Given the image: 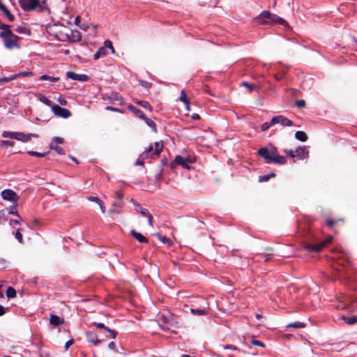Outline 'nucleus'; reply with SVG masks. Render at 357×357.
I'll return each instance as SVG.
<instances>
[{
  "label": "nucleus",
  "instance_id": "nucleus-13",
  "mask_svg": "<svg viewBox=\"0 0 357 357\" xmlns=\"http://www.w3.org/2000/svg\"><path fill=\"white\" fill-rule=\"evenodd\" d=\"M135 209L136 211L139 213L142 216L146 217V218H148V222H149V225L151 227L153 226V216L150 213V212L149 211L148 209L142 207L139 204H135Z\"/></svg>",
  "mask_w": 357,
  "mask_h": 357
},
{
  "label": "nucleus",
  "instance_id": "nucleus-23",
  "mask_svg": "<svg viewBox=\"0 0 357 357\" xmlns=\"http://www.w3.org/2000/svg\"><path fill=\"white\" fill-rule=\"evenodd\" d=\"M128 108L129 110H130L132 112H133L139 118H140L142 119H146V115L142 112V111L136 108L133 105H130L128 107Z\"/></svg>",
  "mask_w": 357,
  "mask_h": 357
},
{
  "label": "nucleus",
  "instance_id": "nucleus-58",
  "mask_svg": "<svg viewBox=\"0 0 357 357\" xmlns=\"http://www.w3.org/2000/svg\"><path fill=\"white\" fill-rule=\"evenodd\" d=\"M108 347H109V349H110L112 350H114V351H117L116 344L114 342H109L108 344Z\"/></svg>",
  "mask_w": 357,
  "mask_h": 357
},
{
  "label": "nucleus",
  "instance_id": "nucleus-7",
  "mask_svg": "<svg viewBox=\"0 0 357 357\" xmlns=\"http://www.w3.org/2000/svg\"><path fill=\"white\" fill-rule=\"evenodd\" d=\"M333 239L332 236L328 237L324 242L321 243H317V244H312V243H307L305 245V248L310 251V252H317L321 250L323 247L327 244L331 242Z\"/></svg>",
  "mask_w": 357,
  "mask_h": 357
},
{
  "label": "nucleus",
  "instance_id": "nucleus-53",
  "mask_svg": "<svg viewBox=\"0 0 357 357\" xmlns=\"http://www.w3.org/2000/svg\"><path fill=\"white\" fill-rule=\"evenodd\" d=\"M105 109H106L107 110H109V111L118 112H121V113H123V110H120V109H117V108H115V107H112V106H107V107H105Z\"/></svg>",
  "mask_w": 357,
  "mask_h": 357
},
{
  "label": "nucleus",
  "instance_id": "nucleus-20",
  "mask_svg": "<svg viewBox=\"0 0 357 357\" xmlns=\"http://www.w3.org/2000/svg\"><path fill=\"white\" fill-rule=\"evenodd\" d=\"M190 312L195 316H203V315H207L208 314V311L206 308L204 307L202 309H195V308H190Z\"/></svg>",
  "mask_w": 357,
  "mask_h": 357
},
{
  "label": "nucleus",
  "instance_id": "nucleus-57",
  "mask_svg": "<svg viewBox=\"0 0 357 357\" xmlns=\"http://www.w3.org/2000/svg\"><path fill=\"white\" fill-rule=\"evenodd\" d=\"M242 85L247 87L250 91H252V89H253V86L250 84L248 82H242Z\"/></svg>",
  "mask_w": 357,
  "mask_h": 357
},
{
  "label": "nucleus",
  "instance_id": "nucleus-3",
  "mask_svg": "<svg viewBox=\"0 0 357 357\" xmlns=\"http://www.w3.org/2000/svg\"><path fill=\"white\" fill-rule=\"evenodd\" d=\"M0 37L3 40L4 46L7 49L20 48L18 40L20 38L15 35L11 30L3 31L0 33Z\"/></svg>",
  "mask_w": 357,
  "mask_h": 357
},
{
  "label": "nucleus",
  "instance_id": "nucleus-43",
  "mask_svg": "<svg viewBox=\"0 0 357 357\" xmlns=\"http://www.w3.org/2000/svg\"><path fill=\"white\" fill-rule=\"evenodd\" d=\"M157 236H158V239H159L161 242H162L163 243L170 244L171 241H170V239H169V238H167V237H165V236H162V235H160V234H158Z\"/></svg>",
  "mask_w": 357,
  "mask_h": 357
},
{
  "label": "nucleus",
  "instance_id": "nucleus-60",
  "mask_svg": "<svg viewBox=\"0 0 357 357\" xmlns=\"http://www.w3.org/2000/svg\"><path fill=\"white\" fill-rule=\"evenodd\" d=\"M21 220H22L21 218H20V219L18 218L17 220H10V225H13V224L20 225Z\"/></svg>",
  "mask_w": 357,
  "mask_h": 357
},
{
  "label": "nucleus",
  "instance_id": "nucleus-6",
  "mask_svg": "<svg viewBox=\"0 0 357 357\" xmlns=\"http://www.w3.org/2000/svg\"><path fill=\"white\" fill-rule=\"evenodd\" d=\"M278 123L283 127H291L294 125L291 120L282 115L275 116L271 119V124L275 125Z\"/></svg>",
  "mask_w": 357,
  "mask_h": 357
},
{
  "label": "nucleus",
  "instance_id": "nucleus-34",
  "mask_svg": "<svg viewBox=\"0 0 357 357\" xmlns=\"http://www.w3.org/2000/svg\"><path fill=\"white\" fill-rule=\"evenodd\" d=\"M38 100L44 103L45 105L49 106V107H51L53 106L52 105V102L48 99L47 97L44 96H40L39 98H38Z\"/></svg>",
  "mask_w": 357,
  "mask_h": 357
},
{
  "label": "nucleus",
  "instance_id": "nucleus-55",
  "mask_svg": "<svg viewBox=\"0 0 357 357\" xmlns=\"http://www.w3.org/2000/svg\"><path fill=\"white\" fill-rule=\"evenodd\" d=\"M140 85L148 89V88H150L151 86V84L149 83V82H147L146 81H140Z\"/></svg>",
  "mask_w": 357,
  "mask_h": 357
},
{
  "label": "nucleus",
  "instance_id": "nucleus-21",
  "mask_svg": "<svg viewBox=\"0 0 357 357\" xmlns=\"http://www.w3.org/2000/svg\"><path fill=\"white\" fill-rule=\"evenodd\" d=\"M50 323L51 325L57 326L63 324V320L57 315L51 314Z\"/></svg>",
  "mask_w": 357,
  "mask_h": 357
},
{
  "label": "nucleus",
  "instance_id": "nucleus-38",
  "mask_svg": "<svg viewBox=\"0 0 357 357\" xmlns=\"http://www.w3.org/2000/svg\"><path fill=\"white\" fill-rule=\"evenodd\" d=\"M305 326L304 324L301 322H295L291 323L287 325L288 328H304Z\"/></svg>",
  "mask_w": 357,
  "mask_h": 357
},
{
  "label": "nucleus",
  "instance_id": "nucleus-52",
  "mask_svg": "<svg viewBox=\"0 0 357 357\" xmlns=\"http://www.w3.org/2000/svg\"><path fill=\"white\" fill-rule=\"evenodd\" d=\"M4 14L6 15L9 21L13 22L15 20V17L13 15L10 13V12L8 10H6Z\"/></svg>",
  "mask_w": 357,
  "mask_h": 357
},
{
  "label": "nucleus",
  "instance_id": "nucleus-36",
  "mask_svg": "<svg viewBox=\"0 0 357 357\" xmlns=\"http://www.w3.org/2000/svg\"><path fill=\"white\" fill-rule=\"evenodd\" d=\"M15 31L19 33H24L26 35L31 34L30 30L24 26H17Z\"/></svg>",
  "mask_w": 357,
  "mask_h": 357
},
{
  "label": "nucleus",
  "instance_id": "nucleus-19",
  "mask_svg": "<svg viewBox=\"0 0 357 357\" xmlns=\"http://www.w3.org/2000/svg\"><path fill=\"white\" fill-rule=\"evenodd\" d=\"M130 234L139 243H147L149 241L148 239L145 236H144L142 234L136 231L134 229L130 231Z\"/></svg>",
  "mask_w": 357,
  "mask_h": 357
},
{
  "label": "nucleus",
  "instance_id": "nucleus-32",
  "mask_svg": "<svg viewBox=\"0 0 357 357\" xmlns=\"http://www.w3.org/2000/svg\"><path fill=\"white\" fill-rule=\"evenodd\" d=\"M40 79L50 81L51 82H56L59 80L58 77H51L47 75H43L40 77Z\"/></svg>",
  "mask_w": 357,
  "mask_h": 357
},
{
  "label": "nucleus",
  "instance_id": "nucleus-61",
  "mask_svg": "<svg viewBox=\"0 0 357 357\" xmlns=\"http://www.w3.org/2000/svg\"><path fill=\"white\" fill-rule=\"evenodd\" d=\"M2 143L7 146H13L15 144L14 142L12 141H3Z\"/></svg>",
  "mask_w": 357,
  "mask_h": 357
},
{
  "label": "nucleus",
  "instance_id": "nucleus-59",
  "mask_svg": "<svg viewBox=\"0 0 357 357\" xmlns=\"http://www.w3.org/2000/svg\"><path fill=\"white\" fill-rule=\"evenodd\" d=\"M223 348H224V349H231V350H234V351L238 350V349L236 347H235L234 346H233L231 344H227L226 346H223Z\"/></svg>",
  "mask_w": 357,
  "mask_h": 357
},
{
  "label": "nucleus",
  "instance_id": "nucleus-46",
  "mask_svg": "<svg viewBox=\"0 0 357 357\" xmlns=\"http://www.w3.org/2000/svg\"><path fill=\"white\" fill-rule=\"evenodd\" d=\"M123 205V199H116V200L113 202V206L115 208H121Z\"/></svg>",
  "mask_w": 357,
  "mask_h": 357
},
{
  "label": "nucleus",
  "instance_id": "nucleus-11",
  "mask_svg": "<svg viewBox=\"0 0 357 357\" xmlns=\"http://www.w3.org/2000/svg\"><path fill=\"white\" fill-rule=\"evenodd\" d=\"M68 32L66 33L65 37L63 38H60V40H64L66 38L68 39L72 42H79L82 39V36L79 31H73V30H67Z\"/></svg>",
  "mask_w": 357,
  "mask_h": 357
},
{
  "label": "nucleus",
  "instance_id": "nucleus-14",
  "mask_svg": "<svg viewBox=\"0 0 357 357\" xmlns=\"http://www.w3.org/2000/svg\"><path fill=\"white\" fill-rule=\"evenodd\" d=\"M177 165H180L184 169H190V165H186L185 162L184 161V157L181 155H176L174 160L170 163L169 166L172 169H174Z\"/></svg>",
  "mask_w": 357,
  "mask_h": 357
},
{
  "label": "nucleus",
  "instance_id": "nucleus-25",
  "mask_svg": "<svg viewBox=\"0 0 357 357\" xmlns=\"http://www.w3.org/2000/svg\"><path fill=\"white\" fill-rule=\"evenodd\" d=\"M163 149V144L161 142H155L154 143L153 154L158 156Z\"/></svg>",
  "mask_w": 357,
  "mask_h": 357
},
{
  "label": "nucleus",
  "instance_id": "nucleus-18",
  "mask_svg": "<svg viewBox=\"0 0 357 357\" xmlns=\"http://www.w3.org/2000/svg\"><path fill=\"white\" fill-rule=\"evenodd\" d=\"M94 326H96L97 328H100V329H103L106 332H108L111 336H112V338L114 339L116 336V332L114 330H112L107 327H106L104 324L102 323H94L93 324Z\"/></svg>",
  "mask_w": 357,
  "mask_h": 357
},
{
  "label": "nucleus",
  "instance_id": "nucleus-51",
  "mask_svg": "<svg viewBox=\"0 0 357 357\" xmlns=\"http://www.w3.org/2000/svg\"><path fill=\"white\" fill-rule=\"evenodd\" d=\"M153 147L152 146H150L149 148H147L143 153H146V158L149 157V154L151 153H153ZM153 155L154 154H152L151 155V157L153 156Z\"/></svg>",
  "mask_w": 357,
  "mask_h": 357
},
{
  "label": "nucleus",
  "instance_id": "nucleus-27",
  "mask_svg": "<svg viewBox=\"0 0 357 357\" xmlns=\"http://www.w3.org/2000/svg\"><path fill=\"white\" fill-rule=\"evenodd\" d=\"M295 137L301 142H306L307 140V136L303 131H297L295 134Z\"/></svg>",
  "mask_w": 357,
  "mask_h": 357
},
{
  "label": "nucleus",
  "instance_id": "nucleus-10",
  "mask_svg": "<svg viewBox=\"0 0 357 357\" xmlns=\"http://www.w3.org/2000/svg\"><path fill=\"white\" fill-rule=\"evenodd\" d=\"M1 197L4 200L16 202L19 199V196L12 190H3L1 193Z\"/></svg>",
  "mask_w": 357,
  "mask_h": 357
},
{
  "label": "nucleus",
  "instance_id": "nucleus-63",
  "mask_svg": "<svg viewBox=\"0 0 357 357\" xmlns=\"http://www.w3.org/2000/svg\"><path fill=\"white\" fill-rule=\"evenodd\" d=\"M0 10L1 11H3V13H5L8 9L6 8V6L4 4H3L1 2H0Z\"/></svg>",
  "mask_w": 357,
  "mask_h": 357
},
{
  "label": "nucleus",
  "instance_id": "nucleus-22",
  "mask_svg": "<svg viewBox=\"0 0 357 357\" xmlns=\"http://www.w3.org/2000/svg\"><path fill=\"white\" fill-rule=\"evenodd\" d=\"M88 200H89L91 202H96V204H98L99 205L100 209H101L102 213H105V207L103 205V202L98 197H94V196H89L88 197Z\"/></svg>",
  "mask_w": 357,
  "mask_h": 357
},
{
  "label": "nucleus",
  "instance_id": "nucleus-9",
  "mask_svg": "<svg viewBox=\"0 0 357 357\" xmlns=\"http://www.w3.org/2000/svg\"><path fill=\"white\" fill-rule=\"evenodd\" d=\"M53 113L59 117L67 119L71 116V112L66 108L61 107L57 105L52 106Z\"/></svg>",
  "mask_w": 357,
  "mask_h": 357
},
{
  "label": "nucleus",
  "instance_id": "nucleus-17",
  "mask_svg": "<svg viewBox=\"0 0 357 357\" xmlns=\"http://www.w3.org/2000/svg\"><path fill=\"white\" fill-rule=\"evenodd\" d=\"M67 77L73 80H79V81H86L88 79V76L84 74H77L73 72H68L66 74Z\"/></svg>",
  "mask_w": 357,
  "mask_h": 357
},
{
  "label": "nucleus",
  "instance_id": "nucleus-4",
  "mask_svg": "<svg viewBox=\"0 0 357 357\" xmlns=\"http://www.w3.org/2000/svg\"><path fill=\"white\" fill-rule=\"evenodd\" d=\"M337 300L338 301L336 305L337 310H346L352 302L356 301L354 298L342 293L337 296Z\"/></svg>",
  "mask_w": 357,
  "mask_h": 357
},
{
  "label": "nucleus",
  "instance_id": "nucleus-31",
  "mask_svg": "<svg viewBox=\"0 0 357 357\" xmlns=\"http://www.w3.org/2000/svg\"><path fill=\"white\" fill-rule=\"evenodd\" d=\"M143 119L145 121L146 123V124H147L150 128H151L153 129V130L155 132H157L156 125H155V122H154L153 121H152L151 119H150L147 118L146 116V119Z\"/></svg>",
  "mask_w": 357,
  "mask_h": 357
},
{
  "label": "nucleus",
  "instance_id": "nucleus-2",
  "mask_svg": "<svg viewBox=\"0 0 357 357\" xmlns=\"http://www.w3.org/2000/svg\"><path fill=\"white\" fill-rule=\"evenodd\" d=\"M259 23L261 24H281L287 25V22L282 17L275 14L271 13L268 10H264L256 18Z\"/></svg>",
  "mask_w": 357,
  "mask_h": 357
},
{
  "label": "nucleus",
  "instance_id": "nucleus-35",
  "mask_svg": "<svg viewBox=\"0 0 357 357\" xmlns=\"http://www.w3.org/2000/svg\"><path fill=\"white\" fill-rule=\"evenodd\" d=\"M50 149L55 150L59 155H63L65 153L63 149L61 146L58 145H54L53 143L50 145Z\"/></svg>",
  "mask_w": 357,
  "mask_h": 357
},
{
  "label": "nucleus",
  "instance_id": "nucleus-62",
  "mask_svg": "<svg viewBox=\"0 0 357 357\" xmlns=\"http://www.w3.org/2000/svg\"><path fill=\"white\" fill-rule=\"evenodd\" d=\"M0 28L3 30V31H7V30H10V25H8V24H2L0 26Z\"/></svg>",
  "mask_w": 357,
  "mask_h": 357
},
{
  "label": "nucleus",
  "instance_id": "nucleus-33",
  "mask_svg": "<svg viewBox=\"0 0 357 357\" xmlns=\"http://www.w3.org/2000/svg\"><path fill=\"white\" fill-rule=\"evenodd\" d=\"M6 296L8 298H15L16 296V291L12 287H9L6 290Z\"/></svg>",
  "mask_w": 357,
  "mask_h": 357
},
{
  "label": "nucleus",
  "instance_id": "nucleus-24",
  "mask_svg": "<svg viewBox=\"0 0 357 357\" xmlns=\"http://www.w3.org/2000/svg\"><path fill=\"white\" fill-rule=\"evenodd\" d=\"M179 100L185 104L187 110H190V101L187 98L186 93L183 89L181 92Z\"/></svg>",
  "mask_w": 357,
  "mask_h": 357
},
{
  "label": "nucleus",
  "instance_id": "nucleus-44",
  "mask_svg": "<svg viewBox=\"0 0 357 357\" xmlns=\"http://www.w3.org/2000/svg\"><path fill=\"white\" fill-rule=\"evenodd\" d=\"M272 126H274V124H271V121L268 123V122H265L263 124H261V130L262 131H266L267 130L269 129V128Z\"/></svg>",
  "mask_w": 357,
  "mask_h": 357
},
{
  "label": "nucleus",
  "instance_id": "nucleus-56",
  "mask_svg": "<svg viewBox=\"0 0 357 357\" xmlns=\"http://www.w3.org/2000/svg\"><path fill=\"white\" fill-rule=\"evenodd\" d=\"M284 152L286 153V156H291L292 158V155H294V151L292 149H285Z\"/></svg>",
  "mask_w": 357,
  "mask_h": 357
},
{
  "label": "nucleus",
  "instance_id": "nucleus-54",
  "mask_svg": "<svg viewBox=\"0 0 357 357\" xmlns=\"http://www.w3.org/2000/svg\"><path fill=\"white\" fill-rule=\"evenodd\" d=\"M251 344H252V345L264 347V344H263V342H261V341L257 340H252L251 341Z\"/></svg>",
  "mask_w": 357,
  "mask_h": 357
},
{
  "label": "nucleus",
  "instance_id": "nucleus-15",
  "mask_svg": "<svg viewBox=\"0 0 357 357\" xmlns=\"http://www.w3.org/2000/svg\"><path fill=\"white\" fill-rule=\"evenodd\" d=\"M86 340L89 342L97 346L100 342L103 341L98 338V335L94 331H88L86 333Z\"/></svg>",
  "mask_w": 357,
  "mask_h": 357
},
{
  "label": "nucleus",
  "instance_id": "nucleus-30",
  "mask_svg": "<svg viewBox=\"0 0 357 357\" xmlns=\"http://www.w3.org/2000/svg\"><path fill=\"white\" fill-rule=\"evenodd\" d=\"M2 136L5 138H11L16 139L17 132L3 131L2 133Z\"/></svg>",
  "mask_w": 357,
  "mask_h": 357
},
{
  "label": "nucleus",
  "instance_id": "nucleus-28",
  "mask_svg": "<svg viewBox=\"0 0 357 357\" xmlns=\"http://www.w3.org/2000/svg\"><path fill=\"white\" fill-rule=\"evenodd\" d=\"M341 319L347 324L353 325L357 322V317H347L345 316H342Z\"/></svg>",
  "mask_w": 357,
  "mask_h": 357
},
{
  "label": "nucleus",
  "instance_id": "nucleus-1",
  "mask_svg": "<svg viewBox=\"0 0 357 357\" xmlns=\"http://www.w3.org/2000/svg\"><path fill=\"white\" fill-rule=\"evenodd\" d=\"M259 155L263 158L268 164L275 163L278 165H284L287 162L285 156L278 154V149L273 147L268 149L266 147H261L258 150Z\"/></svg>",
  "mask_w": 357,
  "mask_h": 357
},
{
  "label": "nucleus",
  "instance_id": "nucleus-41",
  "mask_svg": "<svg viewBox=\"0 0 357 357\" xmlns=\"http://www.w3.org/2000/svg\"><path fill=\"white\" fill-rule=\"evenodd\" d=\"M27 153L29 155L31 156H36V157H44L47 155V153H39L33 151H29Z\"/></svg>",
  "mask_w": 357,
  "mask_h": 357
},
{
  "label": "nucleus",
  "instance_id": "nucleus-45",
  "mask_svg": "<svg viewBox=\"0 0 357 357\" xmlns=\"http://www.w3.org/2000/svg\"><path fill=\"white\" fill-rule=\"evenodd\" d=\"M8 213L11 214V215H14L17 216L18 218L20 219V216L18 214V213H17V211L16 210V207L15 206H11L10 208Z\"/></svg>",
  "mask_w": 357,
  "mask_h": 357
},
{
  "label": "nucleus",
  "instance_id": "nucleus-50",
  "mask_svg": "<svg viewBox=\"0 0 357 357\" xmlns=\"http://www.w3.org/2000/svg\"><path fill=\"white\" fill-rule=\"evenodd\" d=\"M184 161L185 162L186 165H189L190 164H192L195 162V158L190 156L184 157Z\"/></svg>",
  "mask_w": 357,
  "mask_h": 357
},
{
  "label": "nucleus",
  "instance_id": "nucleus-29",
  "mask_svg": "<svg viewBox=\"0 0 357 357\" xmlns=\"http://www.w3.org/2000/svg\"><path fill=\"white\" fill-rule=\"evenodd\" d=\"M111 99L118 102L120 105L123 104V97L117 93H112L111 95Z\"/></svg>",
  "mask_w": 357,
  "mask_h": 357
},
{
  "label": "nucleus",
  "instance_id": "nucleus-8",
  "mask_svg": "<svg viewBox=\"0 0 357 357\" xmlns=\"http://www.w3.org/2000/svg\"><path fill=\"white\" fill-rule=\"evenodd\" d=\"M349 263V259L347 257H344V256H342V257H339L337 259V264L340 266L339 268H337V270L340 272V275L339 276L340 279H341L343 277L342 273L345 272L347 274V264Z\"/></svg>",
  "mask_w": 357,
  "mask_h": 357
},
{
  "label": "nucleus",
  "instance_id": "nucleus-12",
  "mask_svg": "<svg viewBox=\"0 0 357 357\" xmlns=\"http://www.w3.org/2000/svg\"><path fill=\"white\" fill-rule=\"evenodd\" d=\"M308 157V151L305 146H300L294 151V155H292L294 161L303 160Z\"/></svg>",
  "mask_w": 357,
  "mask_h": 357
},
{
  "label": "nucleus",
  "instance_id": "nucleus-39",
  "mask_svg": "<svg viewBox=\"0 0 357 357\" xmlns=\"http://www.w3.org/2000/svg\"><path fill=\"white\" fill-rule=\"evenodd\" d=\"M275 174L274 173H271L268 175H264V176H259V181L260 182H265V181H268L271 178H273V177H275Z\"/></svg>",
  "mask_w": 357,
  "mask_h": 357
},
{
  "label": "nucleus",
  "instance_id": "nucleus-40",
  "mask_svg": "<svg viewBox=\"0 0 357 357\" xmlns=\"http://www.w3.org/2000/svg\"><path fill=\"white\" fill-rule=\"evenodd\" d=\"M139 105H140L142 107H144V109H149V110H151L152 109V107L151 105H150V103L147 101H144V100H141V101H139L137 102Z\"/></svg>",
  "mask_w": 357,
  "mask_h": 357
},
{
  "label": "nucleus",
  "instance_id": "nucleus-26",
  "mask_svg": "<svg viewBox=\"0 0 357 357\" xmlns=\"http://www.w3.org/2000/svg\"><path fill=\"white\" fill-rule=\"evenodd\" d=\"M108 54L107 52H106V47H100L98 51L94 54L93 59L95 60H97L100 59L101 56L107 55Z\"/></svg>",
  "mask_w": 357,
  "mask_h": 357
},
{
  "label": "nucleus",
  "instance_id": "nucleus-48",
  "mask_svg": "<svg viewBox=\"0 0 357 357\" xmlns=\"http://www.w3.org/2000/svg\"><path fill=\"white\" fill-rule=\"evenodd\" d=\"M15 236L20 243H22L23 242L22 234H21V232L19 229L16 231V232L15 234Z\"/></svg>",
  "mask_w": 357,
  "mask_h": 357
},
{
  "label": "nucleus",
  "instance_id": "nucleus-49",
  "mask_svg": "<svg viewBox=\"0 0 357 357\" xmlns=\"http://www.w3.org/2000/svg\"><path fill=\"white\" fill-rule=\"evenodd\" d=\"M63 139L61 138V137H55L53 138L52 139V143H55L56 144H62L63 143Z\"/></svg>",
  "mask_w": 357,
  "mask_h": 357
},
{
  "label": "nucleus",
  "instance_id": "nucleus-5",
  "mask_svg": "<svg viewBox=\"0 0 357 357\" xmlns=\"http://www.w3.org/2000/svg\"><path fill=\"white\" fill-rule=\"evenodd\" d=\"M19 3L24 11H31L40 5V0H19Z\"/></svg>",
  "mask_w": 357,
  "mask_h": 357
},
{
  "label": "nucleus",
  "instance_id": "nucleus-42",
  "mask_svg": "<svg viewBox=\"0 0 357 357\" xmlns=\"http://www.w3.org/2000/svg\"><path fill=\"white\" fill-rule=\"evenodd\" d=\"M103 47H106V52H107V50H111V52H112V54H114V47H113V46H112V42H111V41H109V40H106V41L105 42V46H104Z\"/></svg>",
  "mask_w": 357,
  "mask_h": 357
},
{
  "label": "nucleus",
  "instance_id": "nucleus-47",
  "mask_svg": "<svg viewBox=\"0 0 357 357\" xmlns=\"http://www.w3.org/2000/svg\"><path fill=\"white\" fill-rule=\"evenodd\" d=\"M295 105L298 108H303L305 107V101L304 100H298L296 101Z\"/></svg>",
  "mask_w": 357,
  "mask_h": 357
},
{
  "label": "nucleus",
  "instance_id": "nucleus-37",
  "mask_svg": "<svg viewBox=\"0 0 357 357\" xmlns=\"http://www.w3.org/2000/svg\"><path fill=\"white\" fill-rule=\"evenodd\" d=\"M146 153H142L139 157L137 158V162H136V165H144V161L146 158Z\"/></svg>",
  "mask_w": 357,
  "mask_h": 357
},
{
  "label": "nucleus",
  "instance_id": "nucleus-64",
  "mask_svg": "<svg viewBox=\"0 0 357 357\" xmlns=\"http://www.w3.org/2000/svg\"><path fill=\"white\" fill-rule=\"evenodd\" d=\"M73 340H70L68 341H67L65 344V347H66V349H68L69 348V347L73 344Z\"/></svg>",
  "mask_w": 357,
  "mask_h": 357
},
{
  "label": "nucleus",
  "instance_id": "nucleus-16",
  "mask_svg": "<svg viewBox=\"0 0 357 357\" xmlns=\"http://www.w3.org/2000/svg\"><path fill=\"white\" fill-rule=\"evenodd\" d=\"M38 137L36 134H25L22 132H17L16 139L22 142H26L31 139V137Z\"/></svg>",
  "mask_w": 357,
  "mask_h": 357
}]
</instances>
